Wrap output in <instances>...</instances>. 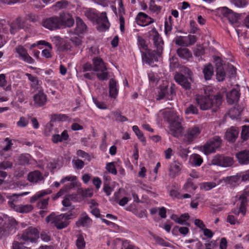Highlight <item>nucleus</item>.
I'll return each instance as SVG.
<instances>
[{
    "label": "nucleus",
    "mask_w": 249,
    "mask_h": 249,
    "mask_svg": "<svg viewBox=\"0 0 249 249\" xmlns=\"http://www.w3.org/2000/svg\"><path fill=\"white\" fill-rule=\"evenodd\" d=\"M196 101L199 106L200 109L206 110L212 109L213 112H216L221 105L223 97L220 93L216 95H196Z\"/></svg>",
    "instance_id": "1"
},
{
    "label": "nucleus",
    "mask_w": 249,
    "mask_h": 249,
    "mask_svg": "<svg viewBox=\"0 0 249 249\" xmlns=\"http://www.w3.org/2000/svg\"><path fill=\"white\" fill-rule=\"evenodd\" d=\"M72 214H61L56 215L54 213H51L45 218L47 223L53 225L57 229H62L67 227L70 223Z\"/></svg>",
    "instance_id": "2"
},
{
    "label": "nucleus",
    "mask_w": 249,
    "mask_h": 249,
    "mask_svg": "<svg viewBox=\"0 0 249 249\" xmlns=\"http://www.w3.org/2000/svg\"><path fill=\"white\" fill-rule=\"evenodd\" d=\"M85 15L91 21L96 20L98 24V30L101 31L107 30L109 27V23L106 12H102L98 17L92 10L88 9L85 11Z\"/></svg>",
    "instance_id": "3"
},
{
    "label": "nucleus",
    "mask_w": 249,
    "mask_h": 249,
    "mask_svg": "<svg viewBox=\"0 0 249 249\" xmlns=\"http://www.w3.org/2000/svg\"><path fill=\"white\" fill-rule=\"evenodd\" d=\"M94 65L93 71L97 72V77L102 81L106 80L108 78L107 69L103 60L98 57L93 59Z\"/></svg>",
    "instance_id": "4"
},
{
    "label": "nucleus",
    "mask_w": 249,
    "mask_h": 249,
    "mask_svg": "<svg viewBox=\"0 0 249 249\" xmlns=\"http://www.w3.org/2000/svg\"><path fill=\"white\" fill-rule=\"evenodd\" d=\"M39 234L37 228L29 227L23 231L20 238L25 241L36 242L39 238Z\"/></svg>",
    "instance_id": "5"
},
{
    "label": "nucleus",
    "mask_w": 249,
    "mask_h": 249,
    "mask_svg": "<svg viewBox=\"0 0 249 249\" xmlns=\"http://www.w3.org/2000/svg\"><path fill=\"white\" fill-rule=\"evenodd\" d=\"M58 18L61 28H70L74 25V19L72 16L68 12H60Z\"/></svg>",
    "instance_id": "6"
},
{
    "label": "nucleus",
    "mask_w": 249,
    "mask_h": 249,
    "mask_svg": "<svg viewBox=\"0 0 249 249\" xmlns=\"http://www.w3.org/2000/svg\"><path fill=\"white\" fill-rule=\"evenodd\" d=\"M42 25L49 30L53 31L61 28L58 16H54L44 19Z\"/></svg>",
    "instance_id": "7"
},
{
    "label": "nucleus",
    "mask_w": 249,
    "mask_h": 249,
    "mask_svg": "<svg viewBox=\"0 0 249 249\" xmlns=\"http://www.w3.org/2000/svg\"><path fill=\"white\" fill-rule=\"evenodd\" d=\"M201 129L198 126H194L189 128L184 136L185 139L188 142H191L196 139L200 134Z\"/></svg>",
    "instance_id": "8"
},
{
    "label": "nucleus",
    "mask_w": 249,
    "mask_h": 249,
    "mask_svg": "<svg viewBox=\"0 0 249 249\" xmlns=\"http://www.w3.org/2000/svg\"><path fill=\"white\" fill-rule=\"evenodd\" d=\"M247 194H243L239 197L240 206L238 208L234 209L232 210V212L235 215H238L240 213H242V215H245L246 211V205L247 202Z\"/></svg>",
    "instance_id": "9"
},
{
    "label": "nucleus",
    "mask_w": 249,
    "mask_h": 249,
    "mask_svg": "<svg viewBox=\"0 0 249 249\" xmlns=\"http://www.w3.org/2000/svg\"><path fill=\"white\" fill-rule=\"evenodd\" d=\"M173 94H175V92L172 87L170 88V93H169L167 86H160V90L157 95V99L160 100L166 98L168 100H171Z\"/></svg>",
    "instance_id": "10"
},
{
    "label": "nucleus",
    "mask_w": 249,
    "mask_h": 249,
    "mask_svg": "<svg viewBox=\"0 0 249 249\" xmlns=\"http://www.w3.org/2000/svg\"><path fill=\"white\" fill-rule=\"evenodd\" d=\"M34 105L37 107H42L45 106L47 102V95L43 90H39L33 97Z\"/></svg>",
    "instance_id": "11"
},
{
    "label": "nucleus",
    "mask_w": 249,
    "mask_h": 249,
    "mask_svg": "<svg viewBox=\"0 0 249 249\" xmlns=\"http://www.w3.org/2000/svg\"><path fill=\"white\" fill-rule=\"evenodd\" d=\"M240 96V90L233 89L226 93V100L228 104L232 105L237 103Z\"/></svg>",
    "instance_id": "12"
},
{
    "label": "nucleus",
    "mask_w": 249,
    "mask_h": 249,
    "mask_svg": "<svg viewBox=\"0 0 249 249\" xmlns=\"http://www.w3.org/2000/svg\"><path fill=\"white\" fill-rule=\"evenodd\" d=\"M160 53H158L157 51H150L148 50L142 54V61L149 65H151L153 62L158 61L157 54Z\"/></svg>",
    "instance_id": "13"
},
{
    "label": "nucleus",
    "mask_w": 249,
    "mask_h": 249,
    "mask_svg": "<svg viewBox=\"0 0 249 249\" xmlns=\"http://www.w3.org/2000/svg\"><path fill=\"white\" fill-rule=\"evenodd\" d=\"M181 119L170 124V133L175 137L179 136L182 131L183 128L181 124Z\"/></svg>",
    "instance_id": "14"
},
{
    "label": "nucleus",
    "mask_w": 249,
    "mask_h": 249,
    "mask_svg": "<svg viewBox=\"0 0 249 249\" xmlns=\"http://www.w3.org/2000/svg\"><path fill=\"white\" fill-rule=\"evenodd\" d=\"M0 225H1L0 226V238H1L2 236L8 235L13 229L10 221L6 219H0Z\"/></svg>",
    "instance_id": "15"
},
{
    "label": "nucleus",
    "mask_w": 249,
    "mask_h": 249,
    "mask_svg": "<svg viewBox=\"0 0 249 249\" xmlns=\"http://www.w3.org/2000/svg\"><path fill=\"white\" fill-rule=\"evenodd\" d=\"M28 192H25L21 194H13L12 196H7L9 200L8 201V205L16 211L17 210L18 207L19 206L18 204L20 199L19 197L23 195L27 194Z\"/></svg>",
    "instance_id": "16"
},
{
    "label": "nucleus",
    "mask_w": 249,
    "mask_h": 249,
    "mask_svg": "<svg viewBox=\"0 0 249 249\" xmlns=\"http://www.w3.org/2000/svg\"><path fill=\"white\" fill-rule=\"evenodd\" d=\"M174 78L177 82L186 89H190L191 83L189 81V78L185 76L182 73H176Z\"/></svg>",
    "instance_id": "17"
},
{
    "label": "nucleus",
    "mask_w": 249,
    "mask_h": 249,
    "mask_svg": "<svg viewBox=\"0 0 249 249\" xmlns=\"http://www.w3.org/2000/svg\"><path fill=\"white\" fill-rule=\"evenodd\" d=\"M27 179L30 182L37 183L44 179L43 174L39 170H35L29 173Z\"/></svg>",
    "instance_id": "18"
},
{
    "label": "nucleus",
    "mask_w": 249,
    "mask_h": 249,
    "mask_svg": "<svg viewBox=\"0 0 249 249\" xmlns=\"http://www.w3.org/2000/svg\"><path fill=\"white\" fill-rule=\"evenodd\" d=\"M16 52L27 63L32 64L34 62V59L28 54L27 51L23 46H18L17 47Z\"/></svg>",
    "instance_id": "19"
},
{
    "label": "nucleus",
    "mask_w": 249,
    "mask_h": 249,
    "mask_svg": "<svg viewBox=\"0 0 249 249\" xmlns=\"http://www.w3.org/2000/svg\"><path fill=\"white\" fill-rule=\"evenodd\" d=\"M136 20L138 24L143 26L149 25L154 21L153 18L142 12H140L138 14Z\"/></svg>",
    "instance_id": "20"
},
{
    "label": "nucleus",
    "mask_w": 249,
    "mask_h": 249,
    "mask_svg": "<svg viewBox=\"0 0 249 249\" xmlns=\"http://www.w3.org/2000/svg\"><path fill=\"white\" fill-rule=\"evenodd\" d=\"M221 13L224 17L227 18L231 23L236 22L238 19V14L233 13L227 7H222L221 9Z\"/></svg>",
    "instance_id": "21"
},
{
    "label": "nucleus",
    "mask_w": 249,
    "mask_h": 249,
    "mask_svg": "<svg viewBox=\"0 0 249 249\" xmlns=\"http://www.w3.org/2000/svg\"><path fill=\"white\" fill-rule=\"evenodd\" d=\"M91 223L92 220L85 212H84L81 214L80 217L76 222V225L77 227H89Z\"/></svg>",
    "instance_id": "22"
},
{
    "label": "nucleus",
    "mask_w": 249,
    "mask_h": 249,
    "mask_svg": "<svg viewBox=\"0 0 249 249\" xmlns=\"http://www.w3.org/2000/svg\"><path fill=\"white\" fill-rule=\"evenodd\" d=\"M177 53L181 59L185 60H189L192 57L191 52L186 48H179L177 50Z\"/></svg>",
    "instance_id": "23"
},
{
    "label": "nucleus",
    "mask_w": 249,
    "mask_h": 249,
    "mask_svg": "<svg viewBox=\"0 0 249 249\" xmlns=\"http://www.w3.org/2000/svg\"><path fill=\"white\" fill-rule=\"evenodd\" d=\"M236 158L240 163L247 164L249 163V150H244L236 154Z\"/></svg>",
    "instance_id": "24"
},
{
    "label": "nucleus",
    "mask_w": 249,
    "mask_h": 249,
    "mask_svg": "<svg viewBox=\"0 0 249 249\" xmlns=\"http://www.w3.org/2000/svg\"><path fill=\"white\" fill-rule=\"evenodd\" d=\"M181 170V164L177 161H174L170 166L169 169L170 175L174 178L178 175Z\"/></svg>",
    "instance_id": "25"
},
{
    "label": "nucleus",
    "mask_w": 249,
    "mask_h": 249,
    "mask_svg": "<svg viewBox=\"0 0 249 249\" xmlns=\"http://www.w3.org/2000/svg\"><path fill=\"white\" fill-rule=\"evenodd\" d=\"M69 138V134L67 130H64L61 135L53 134L52 136V141L54 143H57L58 142H62L68 140Z\"/></svg>",
    "instance_id": "26"
},
{
    "label": "nucleus",
    "mask_w": 249,
    "mask_h": 249,
    "mask_svg": "<svg viewBox=\"0 0 249 249\" xmlns=\"http://www.w3.org/2000/svg\"><path fill=\"white\" fill-rule=\"evenodd\" d=\"M238 131L234 127L228 129L225 133V138L229 142H234L237 138Z\"/></svg>",
    "instance_id": "27"
},
{
    "label": "nucleus",
    "mask_w": 249,
    "mask_h": 249,
    "mask_svg": "<svg viewBox=\"0 0 249 249\" xmlns=\"http://www.w3.org/2000/svg\"><path fill=\"white\" fill-rule=\"evenodd\" d=\"M109 96L116 98L118 95V90L117 88V82L113 78L110 79L109 82Z\"/></svg>",
    "instance_id": "28"
},
{
    "label": "nucleus",
    "mask_w": 249,
    "mask_h": 249,
    "mask_svg": "<svg viewBox=\"0 0 249 249\" xmlns=\"http://www.w3.org/2000/svg\"><path fill=\"white\" fill-rule=\"evenodd\" d=\"M76 23L75 31L77 34H83L86 32L87 29V25L80 18L76 17Z\"/></svg>",
    "instance_id": "29"
},
{
    "label": "nucleus",
    "mask_w": 249,
    "mask_h": 249,
    "mask_svg": "<svg viewBox=\"0 0 249 249\" xmlns=\"http://www.w3.org/2000/svg\"><path fill=\"white\" fill-rule=\"evenodd\" d=\"M203 73L205 80H210L213 75V68L212 65L209 63L204 66Z\"/></svg>",
    "instance_id": "30"
},
{
    "label": "nucleus",
    "mask_w": 249,
    "mask_h": 249,
    "mask_svg": "<svg viewBox=\"0 0 249 249\" xmlns=\"http://www.w3.org/2000/svg\"><path fill=\"white\" fill-rule=\"evenodd\" d=\"M75 186L74 182H71L69 184L65 185L62 188H61L56 194L53 195L52 196V199L53 200H56L59 197L62 196L65 192H67L70 189L73 188Z\"/></svg>",
    "instance_id": "31"
},
{
    "label": "nucleus",
    "mask_w": 249,
    "mask_h": 249,
    "mask_svg": "<svg viewBox=\"0 0 249 249\" xmlns=\"http://www.w3.org/2000/svg\"><path fill=\"white\" fill-rule=\"evenodd\" d=\"M153 40L154 45L157 48L156 51H157L158 53H161L162 51L163 42L157 32H156V34L153 37Z\"/></svg>",
    "instance_id": "32"
},
{
    "label": "nucleus",
    "mask_w": 249,
    "mask_h": 249,
    "mask_svg": "<svg viewBox=\"0 0 249 249\" xmlns=\"http://www.w3.org/2000/svg\"><path fill=\"white\" fill-rule=\"evenodd\" d=\"M164 119L170 124L174 122L180 118L179 116L174 111H167L164 114Z\"/></svg>",
    "instance_id": "33"
},
{
    "label": "nucleus",
    "mask_w": 249,
    "mask_h": 249,
    "mask_svg": "<svg viewBox=\"0 0 249 249\" xmlns=\"http://www.w3.org/2000/svg\"><path fill=\"white\" fill-rule=\"evenodd\" d=\"M52 193V190L50 189L44 190L38 192L31 197L30 201L31 203H34L35 201L40 199V198L46 195L51 194Z\"/></svg>",
    "instance_id": "34"
},
{
    "label": "nucleus",
    "mask_w": 249,
    "mask_h": 249,
    "mask_svg": "<svg viewBox=\"0 0 249 249\" xmlns=\"http://www.w3.org/2000/svg\"><path fill=\"white\" fill-rule=\"evenodd\" d=\"M5 141L6 142V145L0 150V155L3 158L7 159L10 157V155L5 156V152L11 149L13 145V143L12 142L11 140L8 138H6Z\"/></svg>",
    "instance_id": "35"
},
{
    "label": "nucleus",
    "mask_w": 249,
    "mask_h": 249,
    "mask_svg": "<svg viewBox=\"0 0 249 249\" xmlns=\"http://www.w3.org/2000/svg\"><path fill=\"white\" fill-rule=\"evenodd\" d=\"M206 143L211 145V146H213V148L216 149L220 146L221 143V140L220 137L215 136L213 138L211 139Z\"/></svg>",
    "instance_id": "36"
},
{
    "label": "nucleus",
    "mask_w": 249,
    "mask_h": 249,
    "mask_svg": "<svg viewBox=\"0 0 249 249\" xmlns=\"http://www.w3.org/2000/svg\"><path fill=\"white\" fill-rule=\"evenodd\" d=\"M31 156L29 155L21 154L18 157V165H25L30 163V158Z\"/></svg>",
    "instance_id": "37"
},
{
    "label": "nucleus",
    "mask_w": 249,
    "mask_h": 249,
    "mask_svg": "<svg viewBox=\"0 0 249 249\" xmlns=\"http://www.w3.org/2000/svg\"><path fill=\"white\" fill-rule=\"evenodd\" d=\"M226 75L224 67L216 69V78L218 81H223L225 79Z\"/></svg>",
    "instance_id": "38"
},
{
    "label": "nucleus",
    "mask_w": 249,
    "mask_h": 249,
    "mask_svg": "<svg viewBox=\"0 0 249 249\" xmlns=\"http://www.w3.org/2000/svg\"><path fill=\"white\" fill-rule=\"evenodd\" d=\"M72 199V196L71 195H67L65 196L62 201L63 206L65 207H70V210H73L74 209V207L71 205V202Z\"/></svg>",
    "instance_id": "39"
},
{
    "label": "nucleus",
    "mask_w": 249,
    "mask_h": 249,
    "mask_svg": "<svg viewBox=\"0 0 249 249\" xmlns=\"http://www.w3.org/2000/svg\"><path fill=\"white\" fill-rule=\"evenodd\" d=\"M33 209V207L30 204L19 205L16 211L20 213H27L31 212Z\"/></svg>",
    "instance_id": "40"
},
{
    "label": "nucleus",
    "mask_w": 249,
    "mask_h": 249,
    "mask_svg": "<svg viewBox=\"0 0 249 249\" xmlns=\"http://www.w3.org/2000/svg\"><path fill=\"white\" fill-rule=\"evenodd\" d=\"M192 164L195 166H200L202 162L203 159L198 154H194L190 158Z\"/></svg>",
    "instance_id": "41"
},
{
    "label": "nucleus",
    "mask_w": 249,
    "mask_h": 249,
    "mask_svg": "<svg viewBox=\"0 0 249 249\" xmlns=\"http://www.w3.org/2000/svg\"><path fill=\"white\" fill-rule=\"evenodd\" d=\"M175 43L179 46L188 47L187 36H179L175 38Z\"/></svg>",
    "instance_id": "42"
},
{
    "label": "nucleus",
    "mask_w": 249,
    "mask_h": 249,
    "mask_svg": "<svg viewBox=\"0 0 249 249\" xmlns=\"http://www.w3.org/2000/svg\"><path fill=\"white\" fill-rule=\"evenodd\" d=\"M161 6L156 4L154 0H150L149 4V10L154 13H159L161 10Z\"/></svg>",
    "instance_id": "43"
},
{
    "label": "nucleus",
    "mask_w": 249,
    "mask_h": 249,
    "mask_svg": "<svg viewBox=\"0 0 249 249\" xmlns=\"http://www.w3.org/2000/svg\"><path fill=\"white\" fill-rule=\"evenodd\" d=\"M133 130L137 136L139 140L144 143V145H145L146 140L145 137L143 136V133L139 129V127L137 125H134L132 127Z\"/></svg>",
    "instance_id": "44"
},
{
    "label": "nucleus",
    "mask_w": 249,
    "mask_h": 249,
    "mask_svg": "<svg viewBox=\"0 0 249 249\" xmlns=\"http://www.w3.org/2000/svg\"><path fill=\"white\" fill-rule=\"evenodd\" d=\"M194 243L196 245V247L194 248L193 245H189L187 246V247L190 249H201L202 247V244L201 243L195 240L194 239H190V240H186L185 241V243L186 244H189V243Z\"/></svg>",
    "instance_id": "45"
},
{
    "label": "nucleus",
    "mask_w": 249,
    "mask_h": 249,
    "mask_svg": "<svg viewBox=\"0 0 249 249\" xmlns=\"http://www.w3.org/2000/svg\"><path fill=\"white\" fill-rule=\"evenodd\" d=\"M171 219L179 224L186 226L189 225V223L186 221V219L183 218V216L178 217L177 215L173 214L171 216Z\"/></svg>",
    "instance_id": "46"
},
{
    "label": "nucleus",
    "mask_w": 249,
    "mask_h": 249,
    "mask_svg": "<svg viewBox=\"0 0 249 249\" xmlns=\"http://www.w3.org/2000/svg\"><path fill=\"white\" fill-rule=\"evenodd\" d=\"M76 245L77 249H84L85 248L86 243L84 241V237L81 235H79L76 241Z\"/></svg>",
    "instance_id": "47"
},
{
    "label": "nucleus",
    "mask_w": 249,
    "mask_h": 249,
    "mask_svg": "<svg viewBox=\"0 0 249 249\" xmlns=\"http://www.w3.org/2000/svg\"><path fill=\"white\" fill-rule=\"evenodd\" d=\"M222 161L221 166L222 167H230L233 163V159L230 157H224L223 156V160Z\"/></svg>",
    "instance_id": "48"
},
{
    "label": "nucleus",
    "mask_w": 249,
    "mask_h": 249,
    "mask_svg": "<svg viewBox=\"0 0 249 249\" xmlns=\"http://www.w3.org/2000/svg\"><path fill=\"white\" fill-rule=\"evenodd\" d=\"M153 238L155 241V242L160 245L165 246V247H171V245L164 240L162 238L157 236H153Z\"/></svg>",
    "instance_id": "49"
},
{
    "label": "nucleus",
    "mask_w": 249,
    "mask_h": 249,
    "mask_svg": "<svg viewBox=\"0 0 249 249\" xmlns=\"http://www.w3.org/2000/svg\"><path fill=\"white\" fill-rule=\"evenodd\" d=\"M49 200V198L48 197L46 199H41L40 201L38 202L37 203V207L41 210H45L47 209L48 205V201Z\"/></svg>",
    "instance_id": "50"
},
{
    "label": "nucleus",
    "mask_w": 249,
    "mask_h": 249,
    "mask_svg": "<svg viewBox=\"0 0 249 249\" xmlns=\"http://www.w3.org/2000/svg\"><path fill=\"white\" fill-rule=\"evenodd\" d=\"M242 139L245 141L249 137V126L244 125L241 134Z\"/></svg>",
    "instance_id": "51"
},
{
    "label": "nucleus",
    "mask_w": 249,
    "mask_h": 249,
    "mask_svg": "<svg viewBox=\"0 0 249 249\" xmlns=\"http://www.w3.org/2000/svg\"><path fill=\"white\" fill-rule=\"evenodd\" d=\"M222 160L223 156L217 155L213 158L211 161V163L213 165L221 166Z\"/></svg>",
    "instance_id": "52"
},
{
    "label": "nucleus",
    "mask_w": 249,
    "mask_h": 249,
    "mask_svg": "<svg viewBox=\"0 0 249 249\" xmlns=\"http://www.w3.org/2000/svg\"><path fill=\"white\" fill-rule=\"evenodd\" d=\"M23 27V25L21 24L20 20H17L15 23L13 24L11 26L10 32L11 34H14L16 31L17 29H19Z\"/></svg>",
    "instance_id": "53"
},
{
    "label": "nucleus",
    "mask_w": 249,
    "mask_h": 249,
    "mask_svg": "<svg viewBox=\"0 0 249 249\" xmlns=\"http://www.w3.org/2000/svg\"><path fill=\"white\" fill-rule=\"evenodd\" d=\"M13 166V162L9 160H4L0 162V169H11Z\"/></svg>",
    "instance_id": "54"
},
{
    "label": "nucleus",
    "mask_w": 249,
    "mask_h": 249,
    "mask_svg": "<svg viewBox=\"0 0 249 249\" xmlns=\"http://www.w3.org/2000/svg\"><path fill=\"white\" fill-rule=\"evenodd\" d=\"M106 170L109 173L113 174L116 175L117 173V170L115 168L114 162H109L107 163L106 165Z\"/></svg>",
    "instance_id": "55"
},
{
    "label": "nucleus",
    "mask_w": 249,
    "mask_h": 249,
    "mask_svg": "<svg viewBox=\"0 0 249 249\" xmlns=\"http://www.w3.org/2000/svg\"><path fill=\"white\" fill-rule=\"evenodd\" d=\"M185 112L186 114H197L198 109L195 105L191 104L185 109Z\"/></svg>",
    "instance_id": "56"
},
{
    "label": "nucleus",
    "mask_w": 249,
    "mask_h": 249,
    "mask_svg": "<svg viewBox=\"0 0 249 249\" xmlns=\"http://www.w3.org/2000/svg\"><path fill=\"white\" fill-rule=\"evenodd\" d=\"M173 231H179L181 234L183 235H186L189 232V229L187 227H179L178 226H176L173 228Z\"/></svg>",
    "instance_id": "57"
},
{
    "label": "nucleus",
    "mask_w": 249,
    "mask_h": 249,
    "mask_svg": "<svg viewBox=\"0 0 249 249\" xmlns=\"http://www.w3.org/2000/svg\"><path fill=\"white\" fill-rule=\"evenodd\" d=\"M216 186V183L213 182H207L201 184V188L206 191H208Z\"/></svg>",
    "instance_id": "58"
},
{
    "label": "nucleus",
    "mask_w": 249,
    "mask_h": 249,
    "mask_svg": "<svg viewBox=\"0 0 249 249\" xmlns=\"http://www.w3.org/2000/svg\"><path fill=\"white\" fill-rule=\"evenodd\" d=\"M72 163L74 167L77 169H81L84 166V162L80 159L73 160Z\"/></svg>",
    "instance_id": "59"
},
{
    "label": "nucleus",
    "mask_w": 249,
    "mask_h": 249,
    "mask_svg": "<svg viewBox=\"0 0 249 249\" xmlns=\"http://www.w3.org/2000/svg\"><path fill=\"white\" fill-rule=\"evenodd\" d=\"M215 150L214 148L207 143H205L203 146V151L206 155L215 152Z\"/></svg>",
    "instance_id": "60"
},
{
    "label": "nucleus",
    "mask_w": 249,
    "mask_h": 249,
    "mask_svg": "<svg viewBox=\"0 0 249 249\" xmlns=\"http://www.w3.org/2000/svg\"><path fill=\"white\" fill-rule=\"evenodd\" d=\"M68 5V2L67 0H62L57 2L54 6L59 10L66 8Z\"/></svg>",
    "instance_id": "61"
},
{
    "label": "nucleus",
    "mask_w": 249,
    "mask_h": 249,
    "mask_svg": "<svg viewBox=\"0 0 249 249\" xmlns=\"http://www.w3.org/2000/svg\"><path fill=\"white\" fill-rule=\"evenodd\" d=\"M112 114L114 115L116 121L121 122H125L127 121V119L124 116L121 114L119 112H113Z\"/></svg>",
    "instance_id": "62"
},
{
    "label": "nucleus",
    "mask_w": 249,
    "mask_h": 249,
    "mask_svg": "<svg viewBox=\"0 0 249 249\" xmlns=\"http://www.w3.org/2000/svg\"><path fill=\"white\" fill-rule=\"evenodd\" d=\"M181 71L184 74L187 75L186 77H188L190 81H192V76L193 75V72L187 67H183L181 69Z\"/></svg>",
    "instance_id": "63"
},
{
    "label": "nucleus",
    "mask_w": 249,
    "mask_h": 249,
    "mask_svg": "<svg viewBox=\"0 0 249 249\" xmlns=\"http://www.w3.org/2000/svg\"><path fill=\"white\" fill-rule=\"evenodd\" d=\"M76 154L79 157L86 159L89 161H90L91 160V158L89 154L82 150H77Z\"/></svg>",
    "instance_id": "64"
}]
</instances>
